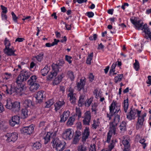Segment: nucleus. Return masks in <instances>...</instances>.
Returning <instances> with one entry per match:
<instances>
[{
	"label": "nucleus",
	"instance_id": "1",
	"mask_svg": "<svg viewBox=\"0 0 151 151\" xmlns=\"http://www.w3.org/2000/svg\"><path fill=\"white\" fill-rule=\"evenodd\" d=\"M135 17H131L130 20L132 23L134 25L136 29L139 30H144L145 34V38L148 39L149 38L151 41V32L150 31V28H148L147 25L146 24L143 25L142 22L140 20L137 21L135 19Z\"/></svg>",
	"mask_w": 151,
	"mask_h": 151
},
{
	"label": "nucleus",
	"instance_id": "2",
	"mask_svg": "<svg viewBox=\"0 0 151 151\" xmlns=\"http://www.w3.org/2000/svg\"><path fill=\"white\" fill-rule=\"evenodd\" d=\"M17 87L15 86L12 84L11 85H8L5 86L6 87V90L5 91L6 93L10 95L12 94L13 93L19 94L22 92L24 87V84L22 83L21 85H19Z\"/></svg>",
	"mask_w": 151,
	"mask_h": 151
},
{
	"label": "nucleus",
	"instance_id": "3",
	"mask_svg": "<svg viewBox=\"0 0 151 151\" xmlns=\"http://www.w3.org/2000/svg\"><path fill=\"white\" fill-rule=\"evenodd\" d=\"M64 63L63 60H60L59 63L57 64H53L52 65V70L50 73V74L47 76V79L50 80L57 75L58 72L60 71Z\"/></svg>",
	"mask_w": 151,
	"mask_h": 151
},
{
	"label": "nucleus",
	"instance_id": "4",
	"mask_svg": "<svg viewBox=\"0 0 151 151\" xmlns=\"http://www.w3.org/2000/svg\"><path fill=\"white\" fill-rule=\"evenodd\" d=\"M31 73L29 71L23 70L16 78V83L19 85H21L22 83L25 84V81L29 77Z\"/></svg>",
	"mask_w": 151,
	"mask_h": 151
},
{
	"label": "nucleus",
	"instance_id": "5",
	"mask_svg": "<svg viewBox=\"0 0 151 151\" xmlns=\"http://www.w3.org/2000/svg\"><path fill=\"white\" fill-rule=\"evenodd\" d=\"M116 101L114 100L110 106H109L110 112L109 114H106V116L109 118V120H110L111 117L114 115H116L120 111V108L119 106H116Z\"/></svg>",
	"mask_w": 151,
	"mask_h": 151
},
{
	"label": "nucleus",
	"instance_id": "6",
	"mask_svg": "<svg viewBox=\"0 0 151 151\" xmlns=\"http://www.w3.org/2000/svg\"><path fill=\"white\" fill-rule=\"evenodd\" d=\"M51 143L53 148L56 151H63L65 148V145L58 138H53Z\"/></svg>",
	"mask_w": 151,
	"mask_h": 151
},
{
	"label": "nucleus",
	"instance_id": "7",
	"mask_svg": "<svg viewBox=\"0 0 151 151\" xmlns=\"http://www.w3.org/2000/svg\"><path fill=\"white\" fill-rule=\"evenodd\" d=\"M18 135V134L17 132L8 133L5 135V137L6 138V141L7 142H14L17 139Z\"/></svg>",
	"mask_w": 151,
	"mask_h": 151
},
{
	"label": "nucleus",
	"instance_id": "8",
	"mask_svg": "<svg viewBox=\"0 0 151 151\" xmlns=\"http://www.w3.org/2000/svg\"><path fill=\"white\" fill-rule=\"evenodd\" d=\"M91 113L90 111H86L84 114V115L82 117L83 118V123L85 125H89L91 120Z\"/></svg>",
	"mask_w": 151,
	"mask_h": 151
},
{
	"label": "nucleus",
	"instance_id": "9",
	"mask_svg": "<svg viewBox=\"0 0 151 151\" xmlns=\"http://www.w3.org/2000/svg\"><path fill=\"white\" fill-rule=\"evenodd\" d=\"M69 93L67 94L68 97H70L69 100L72 104L75 105L76 104V94L73 93L74 90L72 88L70 87L68 90Z\"/></svg>",
	"mask_w": 151,
	"mask_h": 151
},
{
	"label": "nucleus",
	"instance_id": "10",
	"mask_svg": "<svg viewBox=\"0 0 151 151\" xmlns=\"http://www.w3.org/2000/svg\"><path fill=\"white\" fill-rule=\"evenodd\" d=\"M34 131V127L32 125L24 127L20 130L21 133L26 135H30Z\"/></svg>",
	"mask_w": 151,
	"mask_h": 151
},
{
	"label": "nucleus",
	"instance_id": "11",
	"mask_svg": "<svg viewBox=\"0 0 151 151\" xmlns=\"http://www.w3.org/2000/svg\"><path fill=\"white\" fill-rule=\"evenodd\" d=\"M137 109L133 108L132 106L129 110V112L127 114V118L129 120L135 119L136 117L135 115L137 114Z\"/></svg>",
	"mask_w": 151,
	"mask_h": 151
},
{
	"label": "nucleus",
	"instance_id": "12",
	"mask_svg": "<svg viewBox=\"0 0 151 151\" xmlns=\"http://www.w3.org/2000/svg\"><path fill=\"white\" fill-rule=\"evenodd\" d=\"M74 134L71 129H67L63 134V137L66 140H70L73 137Z\"/></svg>",
	"mask_w": 151,
	"mask_h": 151
},
{
	"label": "nucleus",
	"instance_id": "13",
	"mask_svg": "<svg viewBox=\"0 0 151 151\" xmlns=\"http://www.w3.org/2000/svg\"><path fill=\"white\" fill-rule=\"evenodd\" d=\"M44 93L45 92L43 91H39L37 92V97H36L37 103L40 104L45 99V95H43Z\"/></svg>",
	"mask_w": 151,
	"mask_h": 151
},
{
	"label": "nucleus",
	"instance_id": "14",
	"mask_svg": "<svg viewBox=\"0 0 151 151\" xmlns=\"http://www.w3.org/2000/svg\"><path fill=\"white\" fill-rule=\"evenodd\" d=\"M81 135V132L80 131L77 130L76 131L72 142L73 144H76L79 142Z\"/></svg>",
	"mask_w": 151,
	"mask_h": 151
},
{
	"label": "nucleus",
	"instance_id": "15",
	"mask_svg": "<svg viewBox=\"0 0 151 151\" xmlns=\"http://www.w3.org/2000/svg\"><path fill=\"white\" fill-rule=\"evenodd\" d=\"M70 112L68 110L64 111L62 114L60 115V123H64L68 119L70 114Z\"/></svg>",
	"mask_w": 151,
	"mask_h": 151
},
{
	"label": "nucleus",
	"instance_id": "16",
	"mask_svg": "<svg viewBox=\"0 0 151 151\" xmlns=\"http://www.w3.org/2000/svg\"><path fill=\"white\" fill-rule=\"evenodd\" d=\"M19 117L17 116H15L12 117L9 121L10 125L12 127H14L16 124H18L19 123Z\"/></svg>",
	"mask_w": 151,
	"mask_h": 151
},
{
	"label": "nucleus",
	"instance_id": "17",
	"mask_svg": "<svg viewBox=\"0 0 151 151\" xmlns=\"http://www.w3.org/2000/svg\"><path fill=\"white\" fill-rule=\"evenodd\" d=\"M122 143L124 146L123 151H129L130 149V144L129 143V139L125 138L123 137V139L122 140Z\"/></svg>",
	"mask_w": 151,
	"mask_h": 151
},
{
	"label": "nucleus",
	"instance_id": "18",
	"mask_svg": "<svg viewBox=\"0 0 151 151\" xmlns=\"http://www.w3.org/2000/svg\"><path fill=\"white\" fill-rule=\"evenodd\" d=\"M90 132L89 127H86L83 132L82 133V140L83 142H86L90 135Z\"/></svg>",
	"mask_w": 151,
	"mask_h": 151
},
{
	"label": "nucleus",
	"instance_id": "19",
	"mask_svg": "<svg viewBox=\"0 0 151 151\" xmlns=\"http://www.w3.org/2000/svg\"><path fill=\"white\" fill-rule=\"evenodd\" d=\"M85 81L84 80L82 79H80V82L77 83L76 86L78 91H81V89H82L84 91H85L84 87L85 85Z\"/></svg>",
	"mask_w": 151,
	"mask_h": 151
},
{
	"label": "nucleus",
	"instance_id": "20",
	"mask_svg": "<svg viewBox=\"0 0 151 151\" xmlns=\"http://www.w3.org/2000/svg\"><path fill=\"white\" fill-rule=\"evenodd\" d=\"M64 76L65 74L63 73H62L61 74L58 75L54 79L53 81V84L55 85L59 84L62 81V79Z\"/></svg>",
	"mask_w": 151,
	"mask_h": 151
},
{
	"label": "nucleus",
	"instance_id": "21",
	"mask_svg": "<svg viewBox=\"0 0 151 151\" xmlns=\"http://www.w3.org/2000/svg\"><path fill=\"white\" fill-rule=\"evenodd\" d=\"M65 104V102L63 100L61 101H57L55 104V110L56 112H57L61 107Z\"/></svg>",
	"mask_w": 151,
	"mask_h": 151
},
{
	"label": "nucleus",
	"instance_id": "22",
	"mask_svg": "<svg viewBox=\"0 0 151 151\" xmlns=\"http://www.w3.org/2000/svg\"><path fill=\"white\" fill-rule=\"evenodd\" d=\"M85 93H84L83 94H81L79 97L78 103V105L79 107H82L85 104Z\"/></svg>",
	"mask_w": 151,
	"mask_h": 151
},
{
	"label": "nucleus",
	"instance_id": "23",
	"mask_svg": "<svg viewBox=\"0 0 151 151\" xmlns=\"http://www.w3.org/2000/svg\"><path fill=\"white\" fill-rule=\"evenodd\" d=\"M4 52L5 54L8 56L15 55V51L12 48H10L9 47H5L4 49Z\"/></svg>",
	"mask_w": 151,
	"mask_h": 151
},
{
	"label": "nucleus",
	"instance_id": "24",
	"mask_svg": "<svg viewBox=\"0 0 151 151\" xmlns=\"http://www.w3.org/2000/svg\"><path fill=\"white\" fill-rule=\"evenodd\" d=\"M12 110L15 112H18L20 110V103L18 101L13 103Z\"/></svg>",
	"mask_w": 151,
	"mask_h": 151
},
{
	"label": "nucleus",
	"instance_id": "25",
	"mask_svg": "<svg viewBox=\"0 0 151 151\" xmlns=\"http://www.w3.org/2000/svg\"><path fill=\"white\" fill-rule=\"evenodd\" d=\"M50 69V68L49 66L48 67L47 65H45L43 69L41 70L40 73L43 76H46L49 72Z\"/></svg>",
	"mask_w": 151,
	"mask_h": 151
},
{
	"label": "nucleus",
	"instance_id": "26",
	"mask_svg": "<svg viewBox=\"0 0 151 151\" xmlns=\"http://www.w3.org/2000/svg\"><path fill=\"white\" fill-rule=\"evenodd\" d=\"M30 86L29 89L31 91H35L39 88L40 85L37 82L29 85Z\"/></svg>",
	"mask_w": 151,
	"mask_h": 151
},
{
	"label": "nucleus",
	"instance_id": "27",
	"mask_svg": "<svg viewBox=\"0 0 151 151\" xmlns=\"http://www.w3.org/2000/svg\"><path fill=\"white\" fill-rule=\"evenodd\" d=\"M37 78V76L35 75H33L31 76L30 79L27 82L29 85L36 83V80Z\"/></svg>",
	"mask_w": 151,
	"mask_h": 151
},
{
	"label": "nucleus",
	"instance_id": "28",
	"mask_svg": "<svg viewBox=\"0 0 151 151\" xmlns=\"http://www.w3.org/2000/svg\"><path fill=\"white\" fill-rule=\"evenodd\" d=\"M67 76L71 81H74L75 78V75L73 72L71 70L68 71L67 73Z\"/></svg>",
	"mask_w": 151,
	"mask_h": 151
},
{
	"label": "nucleus",
	"instance_id": "29",
	"mask_svg": "<svg viewBox=\"0 0 151 151\" xmlns=\"http://www.w3.org/2000/svg\"><path fill=\"white\" fill-rule=\"evenodd\" d=\"M23 105L25 108H27L32 106V102L29 99H26L24 101L23 103Z\"/></svg>",
	"mask_w": 151,
	"mask_h": 151
},
{
	"label": "nucleus",
	"instance_id": "30",
	"mask_svg": "<svg viewBox=\"0 0 151 151\" xmlns=\"http://www.w3.org/2000/svg\"><path fill=\"white\" fill-rule=\"evenodd\" d=\"M28 111L27 108L23 109L22 110L21 117L23 119H24L28 116Z\"/></svg>",
	"mask_w": 151,
	"mask_h": 151
},
{
	"label": "nucleus",
	"instance_id": "31",
	"mask_svg": "<svg viewBox=\"0 0 151 151\" xmlns=\"http://www.w3.org/2000/svg\"><path fill=\"white\" fill-rule=\"evenodd\" d=\"M129 104L128 103V99L124 100V105L123 107L125 113H127L128 108Z\"/></svg>",
	"mask_w": 151,
	"mask_h": 151
},
{
	"label": "nucleus",
	"instance_id": "32",
	"mask_svg": "<svg viewBox=\"0 0 151 151\" xmlns=\"http://www.w3.org/2000/svg\"><path fill=\"white\" fill-rule=\"evenodd\" d=\"M41 144L40 142H37L32 146V148L35 150L40 149L41 147Z\"/></svg>",
	"mask_w": 151,
	"mask_h": 151
},
{
	"label": "nucleus",
	"instance_id": "33",
	"mask_svg": "<svg viewBox=\"0 0 151 151\" xmlns=\"http://www.w3.org/2000/svg\"><path fill=\"white\" fill-rule=\"evenodd\" d=\"M126 123L125 122L123 121L122 123L120 125L119 128L121 132H124L126 130Z\"/></svg>",
	"mask_w": 151,
	"mask_h": 151
},
{
	"label": "nucleus",
	"instance_id": "34",
	"mask_svg": "<svg viewBox=\"0 0 151 151\" xmlns=\"http://www.w3.org/2000/svg\"><path fill=\"white\" fill-rule=\"evenodd\" d=\"M78 151H87V148L83 144H81L77 147Z\"/></svg>",
	"mask_w": 151,
	"mask_h": 151
},
{
	"label": "nucleus",
	"instance_id": "35",
	"mask_svg": "<svg viewBox=\"0 0 151 151\" xmlns=\"http://www.w3.org/2000/svg\"><path fill=\"white\" fill-rule=\"evenodd\" d=\"M13 103L10 99H7L6 101V107L8 109H12L13 107Z\"/></svg>",
	"mask_w": 151,
	"mask_h": 151
},
{
	"label": "nucleus",
	"instance_id": "36",
	"mask_svg": "<svg viewBox=\"0 0 151 151\" xmlns=\"http://www.w3.org/2000/svg\"><path fill=\"white\" fill-rule=\"evenodd\" d=\"M74 121L75 118L73 116L70 117L67 122V125L69 126L72 125Z\"/></svg>",
	"mask_w": 151,
	"mask_h": 151
},
{
	"label": "nucleus",
	"instance_id": "37",
	"mask_svg": "<svg viewBox=\"0 0 151 151\" xmlns=\"http://www.w3.org/2000/svg\"><path fill=\"white\" fill-rule=\"evenodd\" d=\"M6 123L3 122H0V130L5 131L8 128Z\"/></svg>",
	"mask_w": 151,
	"mask_h": 151
},
{
	"label": "nucleus",
	"instance_id": "38",
	"mask_svg": "<svg viewBox=\"0 0 151 151\" xmlns=\"http://www.w3.org/2000/svg\"><path fill=\"white\" fill-rule=\"evenodd\" d=\"M117 124L114 123L113 122H111L109 124V128L110 130L109 131H110L111 132H112L111 130L114 129H116V127L117 125Z\"/></svg>",
	"mask_w": 151,
	"mask_h": 151
},
{
	"label": "nucleus",
	"instance_id": "39",
	"mask_svg": "<svg viewBox=\"0 0 151 151\" xmlns=\"http://www.w3.org/2000/svg\"><path fill=\"white\" fill-rule=\"evenodd\" d=\"M144 121V116H139L137 122V124H139L140 125H142Z\"/></svg>",
	"mask_w": 151,
	"mask_h": 151
},
{
	"label": "nucleus",
	"instance_id": "40",
	"mask_svg": "<svg viewBox=\"0 0 151 151\" xmlns=\"http://www.w3.org/2000/svg\"><path fill=\"white\" fill-rule=\"evenodd\" d=\"M115 145V140L112 139L111 140V143L108 146V149L106 150L107 151H111L114 148Z\"/></svg>",
	"mask_w": 151,
	"mask_h": 151
},
{
	"label": "nucleus",
	"instance_id": "41",
	"mask_svg": "<svg viewBox=\"0 0 151 151\" xmlns=\"http://www.w3.org/2000/svg\"><path fill=\"white\" fill-rule=\"evenodd\" d=\"M123 77V74H120L118 75L117 76H116L114 78L115 82L116 83L118 82H120L121 81Z\"/></svg>",
	"mask_w": 151,
	"mask_h": 151
},
{
	"label": "nucleus",
	"instance_id": "42",
	"mask_svg": "<svg viewBox=\"0 0 151 151\" xmlns=\"http://www.w3.org/2000/svg\"><path fill=\"white\" fill-rule=\"evenodd\" d=\"M46 105L45 106V108H50L54 103L53 100L50 99L47 102H45Z\"/></svg>",
	"mask_w": 151,
	"mask_h": 151
},
{
	"label": "nucleus",
	"instance_id": "43",
	"mask_svg": "<svg viewBox=\"0 0 151 151\" xmlns=\"http://www.w3.org/2000/svg\"><path fill=\"white\" fill-rule=\"evenodd\" d=\"M100 124V122L98 119L97 120H94L93 121V124L92 126L93 129H96L97 127H99Z\"/></svg>",
	"mask_w": 151,
	"mask_h": 151
},
{
	"label": "nucleus",
	"instance_id": "44",
	"mask_svg": "<svg viewBox=\"0 0 151 151\" xmlns=\"http://www.w3.org/2000/svg\"><path fill=\"white\" fill-rule=\"evenodd\" d=\"M93 57V53L92 52L88 56L86 61V64L88 65H90L91 64V61Z\"/></svg>",
	"mask_w": 151,
	"mask_h": 151
},
{
	"label": "nucleus",
	"instance_id": "45",
	"mask_svg": "<svg viewBox=\"0 0 151 151\" xmlns=\"http://www.w3.org/2000/svg\"><path fill=\"white\" fill-rule=\"evenodd\" d=\"M49 133V134L48 133H47L46 136L44 138L45 140L44 144H47V143L50 141V135L51 134H52V133H51L50 132Z\"/></svg>",
	"mask_w": 151,
	"mask_h": 151
},
{
	"label": "nucleus",
	"instance_id": "46",
	"mask_svg": "<svg viewBox=\"0 0 151 151\" xmlns=\"http://www.w3.org/2000/svg\"><path fill=\"white\" fill-rule=\"evenodd\" d=\"M146 140L143 138L141 137L139 141V143H141L143 146V148L145 149L147 143H145Z\"/></svg>",
	"mask_w": 151,
	"mask_h": 151
},
{
	"label": "nucleus",
	"instance_id": "47",
	"mask_svg": "<svg viewBox=\"0 0 151 151\" xmlns=\"http://www.w3.org/2000/svg\"><path fill=\"white\" fill-rule=\"evenodd\" d=\"M120 119V117L119 115L117 114L114 116V121L113 122L114 123L118 124L119 122Z\"/></svg>",
	"mask_w": 151,
	"mask_h": 151
},
{
	"label": "nucleus",
	"instance_id": "48",
	"mask_svg": "<svg viewBox=\"0 0 151 151\" xmlns=\"http://www.w3.org/2000/svg\"><path fill=\"white\" fill-rule=\"evenodd\" d=\"M93 101V99L91 98H90L88 100H87L85 102V105L86 106L88 107L89 106Z\"/></svg>",
	"mask_w": 151,
	"mask_h": 151
},
{
	"label": "nucleus",
	"instance_id": "49",
	"mask_svg": "<svg viewBox=\"0 0 151 151\" xmlns=\"http://www.w3.org/2000/svg\"><path fill=\"white\" fill-rule=\"evenodd\" d=\"M135 63L134 64V68L136 71H138L139 68V63L137 60H135Z\"/></svg>",
	"mask_w": 151,
	"mask_h": 151
},
{
	"label": "nucleus",
	"instance_id": "50",
	"mask_svg": "<svg viewBox=\"0 0 151 151\" xmlns=\"http://www.w3.org/2000/svg\"><path fill=\"white\" fill-rule=\"evenodd\" d=\"M76 114L78 116V118H80L81 117V112L79 108H76Z\"/></svg>",
	"mask_w": 151,
	"mask_h": 151
},
{
	"label": "nucleus",
	"instance_id": "51",
	"mask_svg": "<svg viewBox=\"0 0 151 151\" xmlns=\"http://www.w3.org/2000/svg\"><path fill=\"white\" fill-rule=\"evenodd\" d=\"M4 79H5L6 80H7L10 78L12 76V74L10 73H4Z\"/></svg>",
	"mask_w": 151,
	"mask_h": 151
},
{
	"label": "nucleus",
	"instance_id": "52",
	"mask_svg": "<svg viewBox=\"0 0 151 151\" xmlns=\"http://www.w3.org/2000/svg\"><path fill=\"white\" fill-rule=\"evenodd\" d=\"M111 133L112 132H111L110 131H109L107 134L106 140V142H107L109 143L110 142L112 135Z\"/></svg>",
	"mask_w": 151,
	"mask_h": 151
},
{
	"label": "nucleus",
	"instance_id": "53",
	"mask_svg": "<svg viewBox=\"0 0 151 151\" xmlns=\"http://www.w3.org/2000/svg\"><path fill=\"white\" fill-rule=\"evenodd\" d=\"M43 56V53L42 52H41L36 56V58L38 61H41L42 59Z\"/></svg>",
	"mask_w": 151,
	"mask_h": 151
},
{
	"label": "nucleus",
	"instance_id": "54",
	"mask_svg": "<svg viewBox=\"0 0 151 151\" xmlns=\"http://www.w3.org/2000/svg\"><path fill=\"white\" fill-rule=\"evenodd\" d=\"M95 144H93V145L91 144L89 147V151H96Z\"/></svg>",
	"mask_w": 151,
	"mask_h": 151
},
{
	"label": "nucleus",
	"instance_id": "55",
	"mask_svg": "<svg viewBox=\"0 0 151 151\" xmlns=\"http://www.w3.org/2000/svg\"><path fill=\"white\" fill-rule=\"evenodd\" d=\"M4 42L5 47H9L10 45V43L9 40L7 39L6 37L5 38Z\"/></svg>",
	"mask_w": 151,
	"mask_h": 151
},
{
	"label": "nucleus",
	"instance_id": "56",
	"mask_svg": "<svg viewBox=\"0 0 151 151\" xmlns=\"http://www.w3.org/2000/svg\"><path fill=\"white\" fill-rule=\"evenodd\" d=\"M65 59L69 64H70L72 63V60H71V59H72V58L71 56L67 55H65Z\"/></svg>",
	"mask_w": 151,
	"mask_h": 151
},
{
	"label": "nucleus",
	"instance_id": "57",
	"mask_svg": "<svg viewBox=\"0 0 151 151\" xmlns=\"http://www.w3.org/2000/svg\"><path fill=\"white\" fill-rule=\"evenodd\" d=\"M12 15L13 20L15 22H17V19L18 17H17L16 15L15 14L14 12H12L11 13Z\"/></svg>",
	"mask_w": 151,
	"mask_h": 151
},
{
	"label": "nucleus",
	"instance_id": "58",
	"mask_svg": "<svg viewBox=\"0 0 151 151\" xmlns=\"http://www.w3.org/2000/svg\"><path fill=\"white\" fill-rule=\"evenodd\" d=\"M1 9L2 10L1 13L6 14L7 12V8L6 7L3 6L2 5H1Z\"/></svg>",
	"mask_w": 151,
	"mask_h": 151
},
{
	"label": "nucleus",
	"instance_id": "59",
	"mask_svg": "<svg viewBox=\"0 0 151 151\" xmlns=\"http://www.w3.org/2000/svg\"><path fill=\"white\" fill-rule=\"evenodd\" d=\"M97 38V35L96 34H94L93 36H90L89 38L90 40H96Z\"/></svg>",
	"mask_w": 151,
	"mask_h": 151
},
{
	"label": "nucleus",
	"instance_id": "60",
	"mask_svg": "<svg viewBox=\"0 0 151 151\" xmlns=\"http://www.w3.org/2000/svg\"><path fill=\"white\" fill-rule=\"evenodd\" d=\"M86 15L89 18L93 17L94 15L93 13L91 12H88L86 13Z\"/></svg>",
	"mask_w": 151,
	"mask_h": 151
},
{
	"label": "nucleus",
	"instance_id": "61",
	"mask_svg": "<svg viewBox=\"0 0 151 151\" xmlns=\"http://www.w3.org/2000/svg\"><path fill=\"white\" fill-rule=\"evenodd\" d=\"M148 80L146 82L147 84L151 85V76H149L147 77Z\"/></svg>",
	"mask_w": 151,
	"mask_h": 151
},
{
	"label": "nucleus",
	"instance_id": "62",
	"mask_svg": "<svg viewBox=\"0 0 151 151\" xmlns=\"http://www.w3.org/2000/svg\"><path fill=\"white\" fill-rule=\"evenodd\" d=\"M60 40H57L56 39H54V41L52 43V45L53 46L55 45H56L58 44V42H60Z\"/></svg>",
	"mask_w": 151,
	"mask_h": 151
},
{
	"label": "nucleus",
	"instance_id": "63",
	"mask_svg": "<svg viewBox=\"0 0 151 151\" xmlns=\"http://www.w3.org/2000/svg\"><path fill=\"white\" fill-rule=\"evenodd\" d=\"M45 122H42L40 123L39 127H41L42 129H44V127H45Z\"/></svg>",
	"mask_w": 151,
	"mask_h": 151
},
{
	"label": "nucleus",
	"instance_id": "64",
	"mask_svg": "<svg viewBox=\"0 0 151 151\" xmlns=\"http://www.w3.org/2000/svg\"><path fill=\"white\" fill-rule=\"evenodd\" d=\"M1 17L2 19H4L6 20H7V17L6 14L1 13Z\"/></svg>",
	"mask_w": 151,
	"mask_h": 151
}]
</instances>
